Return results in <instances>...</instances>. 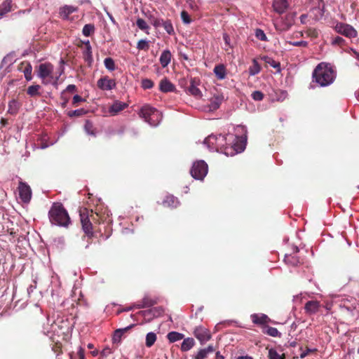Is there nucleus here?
Here are the masks:
<instances>
[{
  "label": "nucleus",
  "instance_id": "nucleus-56",
  "mask_svg": "<svg viewBox=\"0 0 359 359\" xmlns=\"http://www.w3.org/2000/svg\"><path fill=\"white\" fill-rule=\"evenodd\" d=\"M85 101V99H83V97H81L80 95H75L74 97H73V100H72V105L74 107H77L78 106V103L79 102H84Z\"/></svg>",
  "mask_w": 359,
  "mask_h": 359
},
{
  "label": "nucleus",
  "instance_id": "nucleus-46",
  "mask_svg": "<svg viewBox=\"0 0 359 359\" xmlns=\"http://www.w3.org/2000/svg\"><path fill=\"white\" fill-rule=\"evenodd\" d=\"M137 48L140 50L147 51L149 49V41L146 39H141L137 43Z\"/></svg>",
  "mask_w": 359,
  "mask_h": 359
},
{
  "label": "nucleus",
  "instance_id": "nucleus-42",
  "mask_svg": "<svg viewBox=\"0 0 359 359\" xmlns=\"http://www.w3.org/2000/svg\"><path fill=\"white\" fill-rule=\"evenodd\" d=\"M86 113H87V111L86 109L81 108V109H76V110L69 111L67 112V116L70 118L81 117V116L85 115Z\"/></svg>",
  "mask_w": 359,
  "mask_h": 359
},
{
  "label": "nucleus",
  "instance_id": "nucleus-2",
  "mask_svg": "<svg viewBox=\"0 0 359 359\" xmlns=\"http://www.w3.org/2000/svg\"><path fill=\"white\" fill-rule=\"evenodd\" d=\"M313 81L321 87H325L332 84L336 78V72L332 67L327 63L320 62L314 69Z\"/></svg>",
  "mask_w": 359,
  "mask_h": 359
},
{
  "label": "nucleus",
  "instance_id": "nucleus-37",
  "mask_svg": "<svg viewBox=\"0 0 359 359\" xmlns=\"http://www.w3.org/2000/svg\"><path fill=\"white\" fill-rule=\"evenodd\" d=\"M262 59L265 63L269 64L271 67L276 69L278 72L280 71V62H276L272 57L268 56H264Z\"/></svg>",
  "mask_w": 359,
  "mask_h": 359
},
{
  "label": "nucleus",
  "instance_id": "nucleus-61",
  "mask_svg": "<svg viewBox=\"0 0 359 359\" xmlns=\"http://www.w3.org/2000/svg\"><path fill=\"white\" fill-rule=\"evenodd\" d=\"M314 351H316V349H311V348H306V351H303L300 354V358H303L306 357L307 355H309L310 353L314 352Z\"/></svg>",
  "mask_w": 359,
  "mask_h": 359
},
{
  "label": "nucleus",
  "instance_id": "nucleus-20",
  "mask_svg": "<svg viewBox=\"0 0 359 359\" xmlns=\"http://www.w3.org/2000/svg\"><path fill=\"white\" fill-rule=\"evenodd\" d=\"M77 10L78 8L76 6L65 5L60 8L59 15L61 18L67 20L69 18V15L74 12L77 11Z\"/></svg>",
  "mask_w": 359,
  "mask_h": 359
},
{
  "label": "nucleus",
  "instance_id": "nucleus-1",
  "mask_svg": "<svg viewBox=\"0 0 359 359\" xmlns=\"http://www.w3.org/2000/svg\"><path fill=\"white\" fill-rule=\"evenodd\" d=\"M236 142L233 145H227V137L219 134L218 135H210L204 140V144L211 150L221 151L226 156H233L236 154L244 151L247 142V136L245 135L241 137H236Z\"/></svg>",
  "mask_w": 359,
  "mask_h": 359
},
{
  "label": "nucleus",
  "instance_id": "nucleus-55",
  "mask_svg": "<svg viewBox=\"0 0 359 359\" xmlns=\"http://www.w3.org/2000/svg\"><path fill=\"white\" fill-rule=\"evenodd\" d=\"M181 18H182L183 22L185 23V24H189L191 22V19L190 18V15L185 11H182V13H181Z\"/></svg>",
  "mask_w": 359,
  "mask_h": 359
},
{
  "label": "nucleus",
  "instance_id": "nucleus-9",
  "mask_svg": "<svg viewBox=\"0 0 359 359\" xmlns=\"http://www.w3.org/2000/svg\"><path fill=\"white\" fill-rule=\"evenodd\" d=\"M335 30L340 34L348 38H355L358 36L357 31L348 24L337 23L335 26Z\"/></svg>",
  "mask_w": 359,
  "mask_h": 359
},
{
  "label": "nucleus",
  "instance_id": "nucleus-16",
  "mask_svg": "<svg viewBox=\"0 0 359 359\" xmlns=\"http://www.w3.org/2000/svg\"><path fill=\"white\" fill-rule=\"evenodd\" d=\"M250 318L254 324L262 327L271 322V318L264 313H253L250 316Z\"/></svg>",
  "mask_w": 359,
  "mask_h": 359
},
{
  "label": "nucleus",
  "instance_id": "nucleus-12",
  "mask_svg": "<svg viewBox=\"0 0 359 359\" xmlns=\"http://www.w3.org/2000/svg\"><path fill=\"white\" fill-rule=\"evenodd\" d=\"M293 23V16L291 14H287L285 18H282L280 22L275 23V27L277 31L285 32L290 29Z\"/></svg>",
  "mask_w": 359,
  "mask_h": 359
},
{
  "label": "nucleus",
  "instance_id": "nucleus-54",
  "mask_svg": "<svg viewBox=\"0 0 359 359\" xmlns=\"http://www.w3.org/2000/svg\"><path fill=\"white\" fill-rule=\"evenodd\" d=\"M252 97L254 100L261 101L264 98V94L259 90H255L252 93Z\"/></svg>",
  "mask_w": 359,
  "mask_h": 359
},
{
  "label": "nucleus",
  "instance_id": "nucleus-47",
  "mask_svg": "<svg viewBox=\"0 0 359 359\" xmlns=\"http://www.w3.org/2000/svg\"><path fill=\"white\" fill-rule=\"evenodd\" d=\"M104 65L109 71H114L116 69L115 62L111 57H106L104 60Z\"/></svg>",
  "mask_w": 359,
  "mask_h": 359
},
{
  "label": "nucleus",
  "instance_id": "nucleus-64",
  "mask_svg": "<svg viewBox=\"0 0 359 359\" xmlns=\"http://www.w3.org/2000/svg\"><path fill=\"white\" fill-rule=\"evenodd\" d=\"M108 353H110V349L109 348H105L101 352V355L102 357L107 356Z\"/></svg>",
  "mask_w": 359,
  "mask_h": 359
},
{
  "label": "nucleus",
  "instance_id": "nucleus-58",
  "mask_svg": "<svg viewBox=\"0 0 359 359\" xmlns=\"http://www.w3.org/2000/svg\"><path fill=\"white\" fill-rule=\"evenodd\" d=\"M345 43V40L341 36H336L333 39L332 43L334 45L342 46Z\"/></svg>",
  "mask_w": 359,
  "mask_h": 359
},
{
  "label": "nucleus",
  "instance_id": "nucleus-8",
  "mask_svg": "<svg viewBox=\"0 0 359 359\" xmlns=\"http://www.w3.org/2000/svg\"><path fill=\"white\" fill-rule=\"evenodd\" d=\"M80 217L82 229L85 234L89 238H91L93 236L94 233L93 231V224L89 217V211L87 209H85L83 212H81Z\"/></svg>",
  "mask_w": 359,
  "mask_h": 359
},
{
  "label": "nucleus",
  "instance_id": "nucleus-14",
  "mask_svg": "<svg viewBox=\"0 0 359 359\" xmlns=\"http://www.w3.org/2000/svg\"><path fill=\"white\" fill-rule=\"evenodd\" d=\"M200 85V80L197 78H192L190 81V85L187 88L188 93L195 97L196 99L202 97L203 94L201 90L198 88Z\"/></svg>",
  "mask_w": 359,
  "mask_h": 359
},
{
  "label": "nucleus",
  "instance_id": "nucleus-33",
  "mask_svg": "<svg viewBox=\"0 0 359 359\" xmlns=\"http://www.w3.org/2000/svg\"><path fill=\"white\" fill-rule=\"evenodd\" d=\"M12 8L11 0H6L0 4V18H1L5 14L10 12Z\"/></svg>",
  "mask_w": 359,
  "mask_h": 359
},
{
  "label": "nucleus",
  "instance_id": "nucleus-63",
  "mask_svg": "<svg viewBox=\"0 0 359 359\" xmlns=\"http://www.w3.org/2000/svg\"><path fill=\"white\" fill-rule=\"evenodd\" d=\"M223 39L226 46H230V36L227 34L224 33L223 34Z\"/></svg>",
  "mask_w": 359,
  "mask_h": 359
},
{
  "label": "nucleus",
  "instance_id": "nucleus-43",
  "mask_svg": "<svg viewBox=\"0 0 359 359\" xmlns=\"http://www.w3.org/2000/svg\"><path fill=\"white\" fill-rule=\"evenodd\" d=\"M156 341V334L154 332H149L146 336V346H152Z\"/></svg>",
  "mask_w": 359,
  "mask_h": 359
},
{
  "label": "nucleus",
  "instance_id": "nucleus-49",
  "mask_svg": "<svg viewBox=\"0 0 359 359\" xmlns=\"http://www.w3.org/2000/svg\"><path fill=\"white\" fill-rule=\"evenodd\" d=\"M84 129H85V131L88 135H95V133L94 131L93 124V123L90 121H89V120H86V123H85V125H84Z\"/></svg>",
  "mask_w": 359,
  "mask_h": 359
},
{
  "label": "nucleus",
  "instance_id": "nucleus-5",
  "mask_svg": "<svg viewBox=\"0 0 359 359\" xmlns=\"http://www.w3.org/2000/svg\"><path fill=\"white\" fill-rule=\"evenodd\" d=\"M139 115L144 121L151 126H156L161 121V113L154 107L144 105L140 110Z\"/></svg>",
  "mask_w": 359,
  "mask_h": 359
},
{
  "label": "nucleus",
  "instance_id": "nucleus-50",
  "mask_svg": "<svg viewBox=\"0 0 359 359\" xmlns=\"http://www.w3.org/2000/svg\"><path fill=\"white\" fill-rule=\"evenodd\" d=\"M149 20H150L151 24L154 27L158 28V27H161L163 19L156 18L154 15H150Z\"/></svg>",
  "mask_w": 359,
  "mask_h": 359
},
{
  "label": "nucleus",
  "instance_id": "nucleus-38",
  "mask_svg": "<svg viewBox=\"0 0 359 359\" xmlns=\"http://www.w3.org/2000/svg\"><path fill=\"white\" fill-rule=\"evenodd\" d=\"M136 25L140 29L144 31L147 34H149V27L144 19L137 18L136 20Z\"/></svg>",
  "mask_w": 359,
  "mask_h": 359
},
{
  "label": "nucleus",
  "instance_id": "nucleus-48",
  "mask_svg": "<svg viewBox=\"0 0 359 359\" xmlns=\"http://www.w3.org/2000/svg\"><path fill=\"white\" fill-rule=\"evenodd\" d=\"M255 35L256 38L260 41H269L264 32L259 28H257L255 30Z\"/></svg>",
  "mask_w": 359,
  "mask_h": 359
},
{
  "label": "nucleus",
  "instance_id": "nucleus-57",
  "mask_svg": "<svg viewBox=\"0 0 359 359\" xmlns=\"http://www.w3.org/2000/svg\"><path fill=\"white\" fill-rule=\"evenodd\" d=\"M60 99L62 100L61 103V107L62 108H65L67 107V104L69 102V97H66V95L65 94V92H62Z\"/></svg>",
  "mask_w": 359,
  "mask_h": 359
},
{
  "label": "nucleus",
  "instance_id": "nucleus-26",
  "mask_svg": "<svg viewBox=\"0 0 359 359\" xmlns=\"http://www.w3.org/2000/svg\"><path fill=\"white\" fill-rule=\"evenodd\" d=\"M127 107H128V104L126 103H124V102H122L120 101H116L110 107L109 111L111 115H116L118 112L125 109Z\"/></svg>",
  "mask_w": 359,
  "mask_h": 359
},
{
  "label": "nucleus",
  "instance_id": "nucleus-4",
  "mask_svg": "<svg viewBox=\"0 0 359 359\" xmlns=\"http://www.w3.org/2000/svg\"><path fill=\"white\" fill-rule=\"evenodd\" d=\"M53 70L54 67L50 62H45L39 65L37 76L41 79L42 84L48 85L51 83L55 87L57 86L59 76L54 78Z\"/></svg>",
  "mask_w": 359,
  "mask_h": 359
},
{
  "label": "nucleus",
  "instance_id": "nucleus-6",
  "mask_svg": "<svg viewBox=\"0 0 359 359\" xmlns=\"http://www.w3.org/2000/svg\"><path fill=\"white\" fill-rule=\"evenodd\" d=\"M68 328V322L67 320H64L62 318H57L56 320H54L53 323L50 324V330H46V327L44 329V334L50 337V339L54 341V335L60 336L61 334H65L66 330Z\"/></svg>",
  "mask_w": 359,
  "mask_h": 359
},
{
  "label": "nucleus",
  "instance_id": "nucleus-22",
  "mask_svg": "<svg viewBox=\"0 0 359 359\" xmlns=\"http://www.w3.org/2000/svg\"><path fill=\"white\" fill-rule=\"evenodd\" d=\"M159 89L163 93L174 92L175 86L167 78H164L160 81Z\"/></svg>",
  "mask_w": 359,
  "mask_h": 359
},
{
  "label": "nucleus",
  "instance_id": "nucleus-23",
  "mask_svg": "<svg viewBox=\"0 0 359 359\" xmlns=\"http://www.w3.org/2000/svg\"><path fill=\"white\" fill-rule=\"evenodd\" d=\"M89 217L90 219V221L95 224H100L103 222L107 217L104 215V214H102L98 212L97 209H95V211H93V210H90L89 212Z\"/></svg>",
  "mask_w": 359,
  "mask_h": 359
},
{
  "label": "nucleus",
  "instance_id": "nucleus-53",
  "mask_svg": "<svg viewBox=\"0 0 359 359\" xmlns=\"http://www.w3.org/2000/svg\"><path fill=\"white\" fill-rule=\"evenodd\" d=\"M62 344L59 341H57L53 345L52 350L55 353H56L57 355H59L60 354L62 353Z\"/></svg>",
  "mask_w": 359,
  "mask_h": 359
},
{
  "label": "nucleus",
  "instance_id": "nucleus-59",
  "mask_svg": "<svg viewBox=\"0 0 359 359\" xmlns=\"http://www.w3.org/2000/svg\"><path fill=\"white\" fill-rule=\"evenodd\" d=\"M76 91V87L74 84H70L67 86L66 89L64 90L62 92H65V94L66 95L67 93H74Z\"/></svg>",
  "mask_w": 359,
  "mask_h": 359
},
{
  "label": "nucleus",
  "instance_id": "nucleus-30",
  "mask_svg": "<svg viewBox=\"0 0 359 359\" xmlns=\"http://www.w3.org/2000/svg\"><path fill=\"white\" fill-rule=\"evenodd\" d=\"M262 331L264 334L273 337H281V333L276 327H270L268 325L262 327Z\"/></svg>",
  "mask_w": 359,
  "mask_h": 359
},
{
  "label": "nucleus",
  "instance_id": "nucleus-41",
  "mask_svg": "<svg viewBox=\"0 0 359 359\" xmlns=\"http://www.w3.org/2000/svg\"><path fill=\"white\" fill-rule=\"evenodd\" d=\"M167 337H168V340L170 341V342L172 343V342H175L177 341L182 339L184 337V335L179 332H171L168 334Z\"/></svg>",
  "mask_w": 359,
  "mask_h": 359
},
{
  "label": "nucleus",
  "instance_id": "nucleus-51",
  "mask_svg": "<svg viewBox=\"0 0 359 359\" xmlns=\"http://www.w3.org/2000/svg\"><path fill=\"white\" fill-rule=\"evenodd\" d=\"M306 34L307 36L311 37V39H316L318 36V32L315 28H308L306 31Z\"/></svg>",
  "mask_w": 359,
  "mask_h": 359
},
{
  "label": "nucleus",
  "instance_id": "nucleus-18",
  "mask_svg": "<svg viewBox=\"0 0 359 359\" xmlns=\"http://www.w3.org/2000/svg\"><path fill=\"white\" fill-rule=\"evenodd\" d=\"M320 307V304L318 301L311 300L308 301L304 305L305 313L308 315H313L316 313Z\"/></svg>",
  "mask_w": 359,
  "mask_h": 359
},
{
  "label": "nucleus",
  "instance_id": "nucleus-10",
  "mask_svg": "<svg viewBox=\"0 0 359 359\" xmlns=\"http://www.w3.org/2000/svg\"><path fill=\"white\" fill-rule=\"evenodd\" d=\"M18 189L22 201L26 203H29L32 198V189L30 187L26 182L20 181Z\"/></svg>",
  "mask_w": 359,
  "mask_h": 359
},
{
  "label": "nucleus",
  "instance_id": "nucleus-36",
  "mask_svg": "<svg viewBox=\"0 0 359 359\" xmlns=\"http://www.w3.org/2000/svg\"><path fill=\"white\" fill-rule=\"evenodd\" d=\"M161 26L163 27L168 34H175L174 27L170 20H163Z\"/></svg>",
  "mask_w": 359,
  "mask_h": 359
},
{
  "label": "nucleus",
  "instance_id": "nucleus-31",
  "mask_svg": "<svg viewBox=\"0 0 359 359\" xmlns=\"http://www.w3.org/2000/svg\"><path fill=\"white\" fill-rule=\"evenodd\" d=\"M213 72L218 79L222 80L225 79L226 75V69L224 65L220 64L216 65L213 69Z\"/></svg>",
  "mask_w": 359,
  "mask_h": 359
},
{
  "label": "nucleus",
  "instance_id": "nucleus-21",
  "mask_svg": "<svg viewBox=\"0 0 359 359\" xmlns=\"http://www.w3.org/2000/svg\"><path fill=\"white\" fill-rule=\"evenodd\" d=\"M157 302L155 299H151L150 297L146 295L144 298L134 304V307L136 309L148 308L155 305Z\"/></svg>",
  "mask_w": 359,
  "mask_h": 359
},
{
  "label": "nucleus",
  "instance_id": "nucleus-62",
  "mask_svg": "<svg viewBox=\"0 0 359 359\" xmlns=\"http://www.w3.org/2000/svg\"><path fill=\"white\" fill-rule=\"evenodd\" d=\"M78 356L79 359H84L85 355H84V350L81 347L79 348L77 352Z\"/></svg>",
  "mask_w": 359,
  "mask_h": 359
},
{
  "label": "nucleus",
  "instance_id": "nucleus-25",
  "mask_svg": "<svg viewBox=\"0 0 359 359\" xmlns=\"http://www.w3.org/2000/svg\"><path fill=\"white\" fill-rule=\"evenodd\" d=\"M224 100V97L222 95H215L210 100L209 107L212 111L217 110L221 105Z\"/></svg>",
  "mask_w": 359,
  "mask_h": 359
},
{
  "label": "nucleus",
  "instance_id": "nucleus-28",
  "mask_svg": "<svg viewBox=\"0 0 359 359\" xmlns=\"http://www.w3.org/2000/svg\"><path fill=\"white\" fill-rule=\"evenodd\" d=\"M172 54L169 50H165L162 52L159 61L162 67H166L170 62Z\"/></svg>",
  "mask_w": 359,
  "mask_h": 359
},
{
  "label": "nucleus",
  "instance_id": "nucleus-52",
  "mask_svg": "<svg viewBox=\"0 0 359 359\" xmlns=\"http://www.w3.org/2000/svg\"><path fill=\"white\" fill-rule=\"evenodd\" d=\"M154 86V82L149 79H144L142 81V87L144 89H151Z\"/></svg>",
  "mask_w": 359,
  "mask_h": 359
},
{
  "label": "nucleus",
  "instance_id": "nucleus-60",
  "mask_svg": "<svg viewBox=\"0 0 359 359\" xmlns=\"http://www.w3.org/2000/svg\"><path fill=\"white\" fill-rule=\"evenodd\" d=\"M290 44H292L294 46H302V47H307L308 42L305 41H294L291 42Z\"/></svg>",
  "mask_w": 359,
  "mask_h": 359
},
{
  "label": "nucleus",
  "instance_id": "nucleus-19",
  "mask_svg": "<svg viewBox=\"0 0 359 359\" xmlns=\"http://www.w3.org/2000/svg\"><path fill=\"white\" fill-rule=\"evenodd\" d=\"M299 252L297 247L294 248V254H287L285 256L284 261L287 265L292 266H297L300 263L299 258L295 255Z\"/></svg>",
  "mask_w": 359,
  "mask_h": 359
},
{
  "label": "nucleus",
  "instance_id": "nucleus-15",
  "mask_svg": "<svg viewBox=\"0 0 359 359\" xmlns=\"http://www.w3.org/2000/svg\"><path fill=\"white\" fill-rule=\"evenodd\" d=\"M18 70L22 72L27 81L32 79V67L28 61H22L18 66Z\"/></svg>",
  "mask_w": 359,
  "mask_h": 359
},
{
  "label": "nucleus",
  "instance_id": "nucleus-34",
  "mask_svg": "<svg viewBox=\"0 0 359 359\" xmlns=\"http://www.w3.org/2000/svg\"><path fill=\"white\" fill-rule=\"evenodd\" d=\"M20 104H19V102L16 100L13 99L8 102V113H9L11 115L17 114L20 109Z\"/></svg>",
  "mask_w": 359,
  "mask_h": 359
},
{
  "label": "nucleus",
  "instance_id": "nucleus-45",
  "mask_svg": "<svg viewBox=\"0 0 359 359\" xmlns=\"http://www.w3.org/2000/svg\"><path fill=\"white\" fill-rule=\"evenodd\" d=\"M268 356L269 359H285L284 353L279 354L274 348L269 349Z\"/></svg>",
  "mask_w": 359,
  "mask_h": 359
},
{
  "label": "nucleus",
  "instance_id": "nucleus-27",
  "mask_svg": "<svg viewBox=\"0 0 359 359\" xmlns=\"http://www.w3.org/2000/svg\"><path fill=\"white\" fill-rule=\"evenodd\" d=\"M179 204L178 199L172 195H168L163 201V205L168 208H176Z\"/></svg>",
  "mask_w": 359,
  "mask_h": 359
},
{
  "label": "nucleus",
  "instance_id": "nucleus-39",
  "mask_svg": "<svg viewBox=\"0 0 359 359\" xmlns=\"http://www.w3.org/2000/svg\"><path fill=\"white\" fill-rule=\"evenodd\" d=\"M83 58L88 66H91L93 61L91 48H85L83 51Z\"/></svg>",
  "mask_w": 359,
  "mask_h": 359
},
{
  "label": "nucleus",
  "instance_id": "nucleus-32",
  "mask_svg": "<svg viewBox=\"0 0 359 359\" xmlns=\"http://www.w3.org/2000/svg\"><path fill=\"white\" fill-rule=\"evenodd\" d=\"M41 86L39 84L32 85L27 88V94L30 97L41 96Z\"/></svg>",
  "mask_w": 359,
  "mask_h": 359
},
{
  "label": "nucleus",
  "instance_id": "nucleus-24",
  "mask_svg": "<svg viewBox=\"0 0 359 359\" xmlns=\"http://www.w3.org/2000/svg\"><path fill=\"white\" fill-rule=\"evenodd\" d=\"M135 325L132 324L124 328L117 329L115 330L113 335V342L114 343H119L121 340L122 336L126 333L128 330H130L132 327H133Z\"/></svg>",
  "mask_w": 359,
  "mask_h": 359
},
{
  "label": "nucleus",
  "instance_id": "nucleus-7",
  "mask_svg": "<svg viewBox=\"0 0 359 359\" xmlns=\"http://www.w3.org/2000/svg\"><path fill=\"white\" fill-rule=\"evenodd\" d=\"M208 171V166L207 163L203 160H199L193 163L190 173L194 179L203 180L206 176Z\"/></svg>",
  "mask_w": 359,
  "mask_h": 359
},
{
  "label": "nucleus",
  "instance_id": "nucleus-3",
  "mask_svg": "<svg viewBox=\"0 0 359 359\" xmlns=\"http://www.w3.org/2000/svg\"><path fill=\"white\" fill-rule=\"evenodd\" d=\"M48 217L51 224L67 227L70 224V218L67 211L60 203H54L48 212Z\"/></svg>",
  "mask_w": 359,
  "mask_h": 359
},
{
  "label": "nucleus",
  "instance_id": "nucleus-44",
  "mask_svg": "<svg viewBox=\"0 0 359 359\" xmlns=\"http://www.w3.org/2000/svg\"><path fill=\"white\" fill-rule=\"evenodd\" d=\"M95 32V26L93 24L85 25L83 27L82 33L86 36H90Z\"/></svg>",
  "mask_w": 359,
  "mask_h": 359
},
{
  "label": "nucleus",
  "instance_id": "nucleus-35",
  "mask_svg": "<svg viewBox=\"0 0 359 359\" xmlns=\"http://www.w3.org/2000/svg\"><path fill=\"white\" fill-rule=\"evenodd\" d=\"M195 344L194 339L193 338H186L182 343L181 350L182 351H187L190 350Z\"/></svg>",
  "mask_w": 359,
  "mask_h": 359
},
{
  "label": "nucleus",
  "instance_id": "nucleus-29",
  "mask_svg": "<svg viewBox=\"0 0 359 359\" xmlns=\"http://www.w3.org/2000/svg\"><path fill=\"white\" fill-rule=\"evenodd\" d=\"M215 348L212 345H210L205 348L199 350L197 354L194 356V359L207 358L208 355L210 353H212L213 352H215Z\"/></svg>",
  "mask_w": 359,
  "mask_h": 359
},
{
  "label": "nucleus",
  "instance_id": "nucleus-17",
  "mask_svg": "<svg viewBox=\"0 0 359 359\" xmlns=\"http://www.w3.org/2000/svg\"><path fill=\"white\" fill-rule=\"evenodd\" d=\"M290 4L287 0H273L272 7L273 11L281 15L289 8Z\"/></svg>",
  "mask_w": 359,
  "mask_h": 359
},
{
  "label": "nucleus",
  "instance_id": "nucleus-40",
  "mask_svg": "<svg viewBox=\"0 0 359 359\" xmlns=\"http://www.w3.org/2000/svg\"><path fill=\"white\" fill-rule=\"evenodd\" d=\"M260 71V65H259L258 62L255 59H254L252 60V65L249 68V74L251 76H254L259 73Z\"/></svg>",
  "mask_w": 359,
  "mask_h": 359
},
{
  "label": "nucleus",
  "instance_id": "nucleus-13",
  "mask_svg": "<svg viewBox=\"0 0 359 359\" xmlns=\"http://www.w3.org/2000/svg\"><path fill=\"white\" fill-rule=\"evenodd\" d=\"M194 336L200 341L201 344H204L209 341L211 338L210 331L204 327H197L194 330Z\"/></svg>",
  "mask_w": 359,
  "mask_h": 359
},
{
  "label": "nucleus",
  "instance_id": "nucleus-11",
  "mask_svg": "<svg viewBox=\"0 0 359 359\" xmlns=\"http://www.w3.org/2000/svg\"><path fill=\"white\" fill-rule=\"evenodd\" d=\"M97 86L102 90H111L116 88V83L114 79H110L108 76H104L98 79Z\"/></svg>",
  "mask_w": 359,
  "mask_h": 359
}]
</instances>
